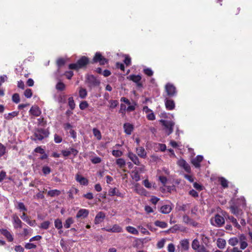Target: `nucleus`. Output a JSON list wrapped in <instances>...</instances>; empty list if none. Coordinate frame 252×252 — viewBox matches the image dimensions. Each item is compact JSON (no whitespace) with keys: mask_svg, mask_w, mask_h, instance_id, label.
Wrapping results in <instances>:
<instances>
[{"mask_svg":"<svg viewBox=\"0 0 252 252\" xmlns=\"http://www.w3.org/2000/svg\"><path fill=\"white\" fill-rule=\"evenodd\" d=\"M247 241V239L246 236L244 234H241L236 237L230 238L228 240V244L232 246H235L238 244H240V248L244 250L248 246Z\"/></svg>","mask_w":252,"mask_h":252,"instance_id":"f257e3e1","label":"nucleus"},{"mask_svg":"<svg viewBox=\"0 0 252 252\" xmlns=\"http://www.w3.org/2000/svg\"><path fill=\"white\" fill-rule=\"evenodd\" d=\"M89 63V59L86 57H82L75 63H71L69 68L71 69L78 70L85 66Z\"/></svg>","mask_w":252,"mask_h":252,"instance_id":"f03ea898","label":"nucleus"},{"mask_svg":"<svg viewBox=\"0 0 252 252\" xmlns=\"http://www.w3.org/2000/svg\"><path fill=\"white\" fill-rule=\"evenodd\" d=\"M210 222L212 225L220 227L224 224L225 220L222 216L219 214H216L211 219Z\"/></svg>","mask_w":252,"mask_h":252,"instance_id":"7ed1b4c3","label":"nucleus"},{"mask_svg":"<svg viewBox=\"0 0 252 252\" xmlns=\"http://www.w3.org/2000/svg\"><path fill=\"white\" fill-rule=\"evenodd\" d=\"M191 248L196 252H209L207 249L197 239H194L191 243Z\"/></svg>","mask_w":252,"mask_h":252,"instance_id":"20e7f679","label":"nucleus"},{"mask_svg":"<svg viewBox=\"0 0 252 252\" xmlns=\"http://www.w3.org/2000/svg\"><path fill=\"white\" fill-rule=\"evenodd\" d=\"M160 122L164 126L165 132L168 135L172 133L173 127L175 125V123L173 121L161 120H160Z\"/></svg>","mask_w":252,"mask_h":252,"instance_id":"39448f33","label":"nucleus"},{"mask_svg":"<svg viewBox=\"0 0 252 252\" xmlns=\"http://www.w3.org/2000/svg\"><path fill=\"white\" fill-rule=\"evenodd\" d=\"M86 82L90 88L97 87L100 84V81L93 75H89L86 78Z\"/></svg>","mask_w":252,"mask_h":252,"instance_id":"423d86ee","label":"nucleus"},{"mask_svg":"<svg viewBox=\"0 0 252 252\" xmlns=\"http://www.w3.org/2000/svg\"><path fill=\"white\" fill-rule=\"evenodd\" d=\"M49 132L46 129L38 128L35 130L34 136L35 140H42L44 138L48 136Z\"/></svg>","mask_w":252,"mask_h":252,"instance_id":"0eeeda50","label":"nucleus"},{"mask_svg":"<svg viewBox=\"0 0 252 252\" xmlns=\"http://www.w3.org/2000/svg\"><path fill=\"white\" fill-rule=\"evenodd\" d=\"M165 91L166 92V95L169 97H173L177 94V91L175 87L170 84L167 83L165 86Z\"/></svg>","mask_w":252,"mask_h":252,"instance_id":"6e6552de","label":"nucleus"},{"mask_svg":"<svg viewBox=\"0 0 252 252\" xmlns=\"http://www.w3.org/2000/svg\"><path fill=\"white\" fill-rule=\"evenodd\" d=\"M89 211L86 209H80L77 212L76 218L77 219H84L88 217Z\"/></svg>","mask_w":252,"mask_h":252,"instance_id":"1a4fd4ad","label":"nucleus"},{"mask_svg":"<svg viewBox=\"0 0 252 252\" xmlns=\"http://www.w3.org/2000/svg\"><path fill=\"white\" fill-rule=\"evenodd\" d=\"M13 224L15 228H21L22 226V222L16 215H13L12 216Z\"/></svg>","mask_w":252,"mask_h":252,"instance_id":"9d476101","label":"nucleus"},{"mask_svg":"<svg viewBox=\"0 0 252 252\" xmlns=\"http://www.w3.org/2000/svg\"><path fill=\"white\" fill-rule=\"evenodd\" d=\"M178 165L183 168L186 172L189 173L190 172V167L189 165L183 159H180L177 162Z\"/></svg>","mask_w":252,"mask_h":252,"instance_id":"9b49d317","label":"nucleus"},{"mask_svg":"<svg viewBox=\"0 0 252 252\" xmlns=\"http://www.w3.org/2000/svg\"><path fill=\"white\" fill-rule=\"evenodd\" d=\"M165 105L166 108L169 110H173L175 108V104L174 101L168 98L165 96Z\"/></svg>","mask_w":252,"mask_h":252,"instance_id":"f8f14e48","label":"nucleus"},{"mask_svg":"<svg viewBox=\"0 0 252 252\" xmlns=\"http://www.w3.org/2000/svg\"><path fill=\"white\" fill-rule=\"evenodd\" d=\"M127 157L136 165H139L140 162L137 156L131 152H129L127 154Z\"/></svg>","mask_w":252,"mask_h":252,"instance_id":"ddd939ff","label":"nucleus"},{"mask_svg":"<svg viewBox=\"0 0 252 252\" xmlns=\"http://www.w3.org/2000/svg\"><path fill=\"white\" fill-rule=\"evenodd\" d=\"M203 156L198 155L191 160V163L195 168H199L200 167V162L203 160Z\"/></svg>","mask_w":252,"mask_h":252,"instance_id":"4468645a","label":"nucleus"},{"mask_svg":"<svg viewBox=\"0 0 252 252\" xmlns=\"http://www.w3.org/2000/svg\"><path fill=\"white\" fill-rule=\"evenodd\" d=\"M127 79L136 83L138 87H141L142 84L140 83L141 77L139 75H130L127 77Z\"/></svg>","mask_w":252,"mask_h":252,"instance_id":"2eb2a0df","label":"nucleus"},{"mask_svg":"<svg viewBox=\"0 0 252 252\" xmlns=\"http://www.w3.org/2000/svg\"><path fill=\"white\" fill-rule=\"evenodd\" d=\"M108 194L111 196L116 195L122 198L124 197V194L120 192L116 188H111L108 191Z\"/></svg>","mask_w":252,"mask_h":252,"instance_id":"dca6fc26","label":"nucleus"},{"mask_svg":"<svg viewBox=\"0 0 252 252\" xmlns=\"http://www.w3.org/2000/svg\"><path fill=\"white\" fill-rule=\"evenodd\" d=\"M105 218V214L102 212H99L94 218V223L96 224L100 223Z\"/></svg>","mask_w":252,"mask_h":252,"instance_id":"f3484780","label":"nucleus"},{"mask_svg":"<svg viewBox=\"0 0 252 252\" xmlns=\"http://www.w3.org/2000/svg\"><path fill=\"white\" fill-rule=\"evenodd\" d=\"M77 150L74 148H70L66 150L62 151V154L64 157H68L70 155L76 156L77 155Z\"/></svg>","mask_w":252,"mask_h":252,"instance_id":"a211bd4d","label":"nucleus"},{"mask_svg":"<svg viewBox=\"0 0 252 252\" xmlns=\"http://www.w3.org/2000/svg\"><path fill=\"white\" fill-rule=\"evenodd\" d=\"M136 152L140 158H145L147 156V153L144 148L142 147H139L136 148Z\"/></svg>","mask_w":252,"mask_h":252,"instance_id":"6ab92c4d","label":"nucleus"},{"mask_svg":"<svg viewBox=\"0 0 252 252\" xmlns=\"http://www.w3.org/2000/svg\"><path fill=\"white\" fill-rule=\"evenodd\" d=\"M76 180L79 182L81 185H87L88 184V180L85 177L82 176L81 175L77 174L75 176Z\"/></svg>","mask_w":252,"mask_h":252,"instance_id":"aec40b11","label":"nucleus"},{"mask_svg":"<svg viewBox=\"0 0 252 252\" xmlns=\"http://www.w3.org/2000/svg\"><path fill=\"white\" fill-rule=\"evenodd\" d=\"M29 112L31 114L35 117L40 116L41 113L39 108L37 106H32L30 109Z\"/></svg>","mask_w":252,"mask_h":252,"instance_id":"412c9836","label":"nucleus"},{"mask_svg":"<svg viewBox=\"0 0 252 252\" xmlns=\"http://www.w3.org/2000/svg\"><path fill=\"white\" fill-rule=\"evenodd\" d=\"M124 128L125 133L128 135H130L133 130V126L129 123H125L124 125Z\"/></svg>","mask_w":252,"mask_h":252,"instance_id":"4be33fe9","label":"nucleus"},{"mask_svg":"<svg viewBox=\"0 0 252 252\" xmlns=\"http://www.w3.org/2000/svg\"><path fill=\"white\" fill-rule=\"evenodd\" d=\"M180 244L183 250L186 251L189 250V240L183 239L180 241Z\"/></svg>","mask_w":252,"mask_h":252,"instance_id":"5701e85b","label":"nucleus"},{"mask_svg":"<svg viewBox=\"0 0 252 252\" xmlns=\"http://www.w3.org/2000/svg\"><path fill=\"white\" fill-rule=\"evenodd\" d=\"M183 222L186 224L196 226V223L191 219L188 216L184 215L183 217Z\"/></svg>","mask_w":252,"mask_h":252,"instance_id":"b1692460","label":"nucleus"},{"mask_svg":"<svg viewBox=\"0 0 252 252\" xmlns=\"http://www.w3.org/2000/svg\"><path fill=\"white\" fill-rule=\"evenodd\" d=\"M19 113V111H13L7 114H5L4 115V118L7 120H11L14 117L17 116Z\"/></svg>","mask_w":252,"mask_h":252,"instance_id":"393cba45","label":"nucleus"},{"mask_svg":"<svg viewBox=\"0 0 252 252\" xmlns=\"http://www.w3.org/2000/svg\"><path fill=\"white\" fill-rule=\"evenodd\" d=\"M79 190L78 189L74 187H71L68 192V198L70 199H73L74 198V195L77 194Z\"/></svg>","mask_w":252,"mask_h":252,"instance_id":"a878e982","label":"nucleus"},{"mask_svg":"<svg viewBox=\"0 0 252 252\" xmlns=\"http://www.w3.org/2000/svg\"><path fill=\"white\" fill-rule=\"evenodd\" d=\"M171 210L172 208L170 205H164L160 208V212L163 214H168Z\"/></svg>","mask_w":252,"mask_h":252,"instance_id":"bb28decb","label":"nucleus"},{"mask_svg":"<svg viewBox=\"0 0 252 252\" xmlns=\"http://www.w3.org/2000/svg\"><path fill=\"white\" fill-rule=\"evenodd\" d=\"M54 224L55 227L57 229L60 230L59 233L61 234L63 232V231L61 230L63 227V223L62 220L60 219H57L55 220Z\"/></svg>","mask_w":252,"mask_h":252,"instance_id":"cd10ccee","label":"nucleus"},{"mask_svg":"<svg viewBox=\"0 0 252 252\" xmlns=\"http://www.w3.org/2000/svg\"><path fill=\"white\" fill-rule=\"evenodd\" d=\"M1 234L7 238L9 241L11 242L13 240V238L11 233L6 229H2Z\"/></svg>","mask_w":252,"mask_h":252,"instance_id":"c85d7f7f","label":"nucleus"},{"mask_svg":"<svg viewBox=\"0 0 252 252\" xmlns=\"http://www.w3.org/2000/svg\"><path fill=\"white\" fill-rule=\"evenodd\" d=\"M228 219L232 223L233 225L237 229H240L241 225L238 223L237 220L232 216H228Z\"/></svg>","mask_w":252,"mask_h":252,"instance_id":"c756f323","label":"nucleus"},{"mask_svg":"<svg viewBox=\"0 0 252 252\" xmlns=\"http://www.w3.org/2000/svg\"><path fill=\"white\" fill-rule=\"evenodd\" d=\"M217 245L220 249H223L225 247L226 241L223 239L219 238L217 241Z\"/></svg>","mask_w":252,"mask_h":252,"instance_id":"7c9ffc66","label":"nucleus"},{"mask_svg":"<svg viewBox=\"0 0 252 252\" xmlns=\"http://www.w3.org/2000/svg\"><path fill=\"white\" fill-rule=\"evenodd\" d=\"M126 229L130 234L134 235H138L139 234L138 231L133 226H128L126 227Z\"/></svg>","mask_w":252,"mask_h":252,"instance_id":"2f4dec72","label":"nucleus"},{"mask_svg":"<svg viewBox=\"0 0 252 252\" xmlns=\"http://www.w3.org/2000/svg\"><path fill=\"white\" fill-rule=\"evenodd\" d=\"M79 95L81 98L84 99L87 96V90L82 87L80 88L79 90Z\"/></svg>","mask_w":252,"mask_h":252,"instance_id":"473e14b6","label":"nucleus"},{"mask_svg":"<svg viewBox=\"0 0 252 252\" xmlns=\"http://www.w3.org/2000/svg\"><path fill=\"white\" fill-rule=\"evenodd\" d=\"M135 191L139 194H145V193L146 192V190L144 188L140 187L138 184L135 185Z\"/></svg>","mask_w":252,"mask_h":252,"instance_id":"72a5a7b5","label":"nucleus"},{"mask_svg":"<svg viewBox=\"0 0 252 252\" xmlns=\"http://www.w3.org/2000/svg\"><path fill=\"white\" fill-rule=\"evenodd\" d=\"M47 194L51 197H55L59 195L61 191L58 189L50 190L48 191Z\"/></svg>","mask_w":252,"mask_h":252,"instance_id":"f704fd0d","label":"nucleus"},{"mask_svg":"<svg viewBox=\"0 0 252 252\" xmlns=\"http://www.w3.org/2000/svg\"><path fill=\"white\" fill-rule=\"evenodd\" d=\"M131 177L133 180L138 182L140 180V177L138 171L134 170L132 172Z\"/></svg>","mask_w":252,"mask_h":252,"instance_id":"c9c22d12","label":"nucleus"},{"mask_svg":"<svg viewBox=\"0 0 252 252\" xmlns=\"http://www.w3.org/2000/svg\"><path fill=\"white\" fill-rule=\"evenodd\" d=\"M74 220L71 217L67 218L65 222L64 223V226L66 228H68L70 227V225L73 223Z\"/></svg>","mask_w":252,"mask_h":252,"instance_id":"e433bc0d","label":"nucleus"},{"mask_svg":"<svg viewBox=\"0 0 252 252\" xmlns=\"http://www.w3.org/2000/svg\"><path fill=\"white\" fill-rule=\"evenodd\" d=\"M155 224L156 226L161 228H165L167 226V224L166 222L159 220H156L155 222Z\"/></svg>","mask_w":252,"mask_h":252,"instance_id":"4c0bfd02","label":"nucleus"},{"mask_svg":"<svg viewBox=\"0 0 252 252\" xmlns=\"http://www.w3.org/2000/svg\"><path fill=\"white\" fill-rule=\"evenodd\" d=\"M116 162L118 166L120 168H123L126 165V161L122 158H118L116 160Z\"/></svg>","mask_w":252,"mask_h":252,"instance_id":"58836bf2","label":"nucleus"},{"mask_svg":"<svg viewBox=\"0 0 252 252\" xmlns=\"http://www.w3.org/2000/svg\"><path fill=\"white\" fill-rule=\"evenodd\" d=\"M93 132L94 136L96 137L97 140H99L101 139V134L98 129L96 128H93Z\"/></svg>","mask_w":252,"mask_h":252,"instance_id":"ea45409f","label":"nucleus"},{"mask_svg":"<svg viewBox=\"0 0 252 252\" xmlns=\"http://www.w3.org/2000/svg\"><path fill=\"white\" fill-rule=\"evenodd\" d=\"M16 207L20 211H27V209L23 202H17Z\"/></svg>","mask_w":252,"mask_h":252,"instance_id":"a19ab883","label":"nucleus"},{"mask_svg":"<svg viewBox=\"0 0 252 252\" xmlns=\"http://www.w3.org/2000/svg\"><path fill=\"white\" fill-rule=\"evenodd\" d=\"M219 181L223 188H226L228 187V182L224 178L220 177L219 178Z\"/></svg>","mask_w":252,"mask_h":252,"instance_id":"79ce46f5","label":"nucleus"},{"mask_svg":"<svg viewBox=\"0 0 252 252\" xmlns=\"http://www.w3.org/2000/svg\"><path fill=\"white\" fill-rule=\"evenodd\" d=\"M113 232V233H119L123 231V228L118 224H114L112 226Z\"/></svg>","mask_w":252,"mask_h":252,"instance_id":"37998d69","label":"nucleus"},{"mask_svg":"<svg viewBox=\"0 0 252 252\" xmlns=\"http://www.w3.org/2000/svg\"><path fill=\"white\" fill-rule=\"evenodd\" d=\"M112 154L113 156L118 158L121 157L123 155V153L118 150H113L112 151Z\"/></svg>","mask_w":252,"mask_h":252,"instance_id":"c03bdc74","label":"nucleus"},{"mask_svg":"<svg viewBox=\"0 0 252 252\" xmlns=\"http://www.w3.org/2000/svg\"><path fill=\"white\" fill-rule=\"evenodd\" d=\"M50 224L51 223L49 221H44L41 223L40 228L43 229H47L49 228Z\"/></svg>","mask_w":252,"mask_h":252,"instance_id":"a18cd8bd","label":"nucleus"},{"mask_svg":"<svg viewBox=\"0 0 252 252\" xmlns=\"http://www.w3.org/2000/svg\"><path fill=\"white\" fill-rule=\"evenodd\" d=\"M68 105L70 107V108L71 110H73L74 109L75 106V104L73 99V98L72 97H70L68 98Z\"/></svg>","mask_w":252,"mask_h":252,"instance_id":"49530a36","label":"nucleus"},{"mask_svg":"<svg viewBox=\"0 0 252 252\" xmlns=\"http://www.w3.org/2000/svg\"><path fill=\"white\" fill-rule=\"evenodd\" d=\"M103 58L102 55L99 52H96L95 55L93 59L94 62L97 63L99 62V61Z\"/></svg>","mask_w":252,"mask_h":252,"instance_id":"de8ad7c7","label":"nucleus"},{"mask_svg":"<svg viewBox=\"0 0 252 252\" xmlns=\"http://www.w3.org/2000/svg\"><path fill=\"white\" fill-rule=\"evenodd\" d=\"M12 100L14 102L18 103L20 101L19 94L17 93L14 94L12 97Z\"/></svg>","mask_w":252,"mask_h":252,"instance_id":"09e8293b","label":"nucleus"},{"mask_svg":"<svg viewBox=\"0 0 252 252\" xmlns=\"http://www.w3.org/2000/svg\"><path fill=\"white\" fill-rule=\"evenodd\" d=\"M25 248L27 250L35 249L36 248V245L33 243H26V244L25 245Z\"/></svg>","mask_w":252,"mask_h":252,"instance_id":"8fccbe9b","label":"nucleus"},{"mask_svg":"<svg viewBox=\"0 0 252 252\" xmlns=\"http://www.w3.org/2000/svg\"><path fill=\"white\" fill-rule=\"evenodd\" d=\"M56 88L59 91H63L65 88V85L61 82H59L56 85Z\"/></svg>","mask_w":252,"mask_h":252,"instance_id":"3c124183","label":"nucleus"},{"mask_svg":"<svg viewBox=\"0 0 252 252\" xmlns=\"http://www.w3.org/2000/svg\"><path fill=\"white\" fill-rule=\"evenodd\" d=\"M6 148L5 146L0 143V157L3 156L6 153Z\"/></svg>","mask_w":252,"mask_h":252,"instance_id":"603ef678","label":"nucleus"},{"mask_svg":"<svg viewBox=\"0 0 252 252\" xmlns=\"http://www.w3.org/2000/svg\"><path fill=\"white\" fill-rule=\"evenodd\" d=\"M32 229L31 228H24L23 231L22 233V236L24 237H26L29 235V234L31 232Z\"/></svg>","mask_w":252,"mask_h":252,"instance_id":"864d4df0","label":"nucleus"},{"mask_svg":"<svg viewBox=\"0 0 252 252\" xmlns=\"http://www.w3.org/2000/svg\"><path fill=\"white\" fill-rule=\"evenodd\" d=\"M32 91L30 89H27L24 92V95L27 98H31L32 96Z\"/></svg>","mask_w":252,"mask_h":252,"instance_id":"5fc2aeb1","label":"nucleus"},{"mask_svg":"<svg viewBox=\"0 0 252 252\" xmlns=\"http://www.w3.org/2000/svg\"><path fill=\"white\" fill-rule=\"evenodd\" d=\"M88 103L86 101L81 102L79 104V107L81 110H84L88 107Z\"/></svg>","mask_w":252,"mask_h":252,"instance_id":"6e6d98bb","label":"nucleus"},{"mask_svg":"<svg viewBox=\"0 0 252 252\" xmlns=\"http://www.w3.org/2000/svg\"><path fill=\"white\" fill-rule=\"evenodd\" d=\"M42 172L45 175H46L51 172V169L47 166H44L42 168Z\"/></svg>","mask_w":252,"mask_h":252,"instance_id":"4d7b16f0","label":"nucleus"},{"mask_svg":"<svg viewBox=\"0 0 252 252\" xmlns=\"http://www.w3.org/2000/svg\"><path fill=\"white\" fill-rule=\"evenodd\" d=\"M143 184L144 186L148 189H151L152 187V184L150 183L148 180L145 179L143 181Z\"/></svg>","mask_w":252,"mask_h":252,"instance_id":"13d9d810","label":"nucleus"},{"mask_svg":"<svg viewBox=\"0 0 252 252\" xmlns=\"http://www.w3.org/2000/svg\"><path fill=\"white\" fill-rule=\"evenodd\" d=\"M118 101L116 100H111L110 101V107L111 108H115L118 104Z\"/></svg>","mask_w":252,"mask_h":252,"instance_id":"bf43d9fd","label":"nucleus"},{"mask_svg":"<svg viewBox=\"0 0 252 252\" xmlns=\"http://www.w3.org/2000/svg\"><path fill=\"white\" fill-rule=\"evenodd\" d=\"M231 213L237 216L239 214V210L237 207L235 206H231L230 207Z\"/></svg>","mask_w":252,"mask_h":252,"instance_id":"052dcab7","label":"nucleus"},{"mask_svg":"<svg viewBox=\"0 0 252 252\" xmlns=\"http://www.w3.org/2000/svg\"><path fill=\"white\" fill-rule=\"evenodd\" d=\"M147 118L149 120H150V121H153V120H155V119H156L154 113L153 112V111L152 112H151L150 113H149L147 114Z\"/></svg>","mask_w":252,"mask_h":252,"instance_id":"680f3d73","label":"nucleus"},{"mask_svg":"<svg viewBox=\"0 0 252 252\" xmlns=\"http://www.w3.org/2000/svg\"><path fill=\"white\" fill-rule=\"evenodd\" d=\"M92 162L94 164L99 163L101 161V159L99 157H95L91 159Z\"/></svg>","mask_w":252,"mask_h":252,"instance_id":"e2e57ef3","label":"nucleus"},{"mask_svg":"<svg viewBox=\"0 0 252 252\" xmlns=\"http://www.w3.org/2000/svg\"><path fill=\"white\" fill-rule=\"evenodd\" d=\"M144 72L149 76H151L153 74V71L151 69L147 68L144 69Z\"/></svg>","mask_w":252,"mask_h":252,"instance_id":"0e129e2a","label":"nucleus"},{"mask_svg":"<svg viewBox=\"0 0 252 252\" xmlns=\"http://www.w3.org/2000/svg\"><path fill=\"white\" fill-rule=\"evenodd\" d=\"M64 129L66 131H70L72 129V126L69 123H65L63 125Z\"/></svg>","mask_w":252,"mask_h":252,"instance_id":"69168bd1","label":"nucleus"},{"mask_svg":"<svg viewBox=\"0 0 252 252\" xmlns=\"http://www.w3.org/2000/svg\"><path fill=\"white\" fill-rule=\"evenodd\" d=\"M42 238V237L40 235H36L35 236H34L32 238H31L30 239V242H32L34 241H40Z\"/></svg>","mask_w":252,"mask_h":252,"instance_id":"338daca9","label":"nucleus"},{"mask_svg":"<svg viewBox=\"0 0 252 252\" xmlns=\"http://www.w3.org/2000/svg\"><path fill=\"white\" fill-rule=\"evenodd\" d=\"M168 252H175V247L174 245L172 243H170L168 245L167 248Z\"/></svg>","mask_w":252,"mask_h":252,"instance_id":"774afa93","label":"nucleus"}]
</instances>
